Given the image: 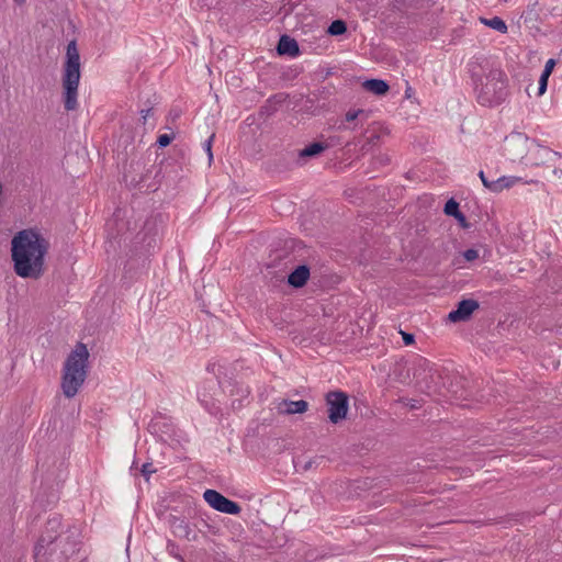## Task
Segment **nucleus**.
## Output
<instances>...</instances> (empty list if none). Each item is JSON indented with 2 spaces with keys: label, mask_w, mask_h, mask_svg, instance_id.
I'll use <instances>...</instances> for the list:
<instances>
[{
  "label": "nucleus",
  "mask_w": 562,
  "mask_h": 562,
  "mask_svg": "<svg viewBox=\"0 0 562 562\" xmlns=\"http://www.w3.org/2000/svg\"><path fill=\"white\" fill-rule=\"evenodd\" d=\"M49 244L36 229L18 232L11 240L14 271L19 277L38 279L44 273L45 256Z\"/></svg>",
  "instance_id": "obj_1"
},
{
  "label": "nucleus",
  "mask_w": 562,
  "mask_h": 562,
  "mask_svg": "<svg viewBox=\"0 0 562 562\" xmlns=\"http://www.w3.org/2000/svg\"><path fill=\"white\" fill-rule=\"evenodd\" d=\"M471 82L476 102L485 108H495L506 101L509 95V83L506 72L497 65H480L472 70Z\"/></svg>",
  "instance_id": "obj_2"
},
{
  "label": "nucleus",
  "mask_w": 562,
  "mask_h": 562,
  "mask_svg": "<svg viewBox=\"0 0 562 562\" xmlns=\"http://www.w3.org/2000/svg\"><path fill=\"white\" fill-rule=\"evenodd\" d=\"M61 520L55 516L48 519L45 531L40 537L34 548V558L36 562L45 560L46 555H52L57 548H60V553L65 557L74 553L77 549V542L70 541L68 533L61 532Z\"/></svg>",
  "instance_id": "obj_3"
},
{
  "label": "nucleus",
  "mask_w": 562,
  "mask_h": 562,
  "mask_svg": "<svg viewBox=\"0 0 562 562\" xmlns=\"http://www.w3.org/2000/svg\"><path fill=\"white\" fill-rule=\"evenodd\" d=\"M80 55L76 41H70L66 49V60L63 68V101L67 111L78 108V88L80 82Z\"/></svg>",
  "instance_id": "obj_4"
},
{
  "label": "nucleus",
  "mask_w": 562,
  "mask_h": 562,
  "mask_svg": "<svg viewBox=\"0 0 562 562\" xmlns=\"http://www.w3.org/2000/svg\"><path fill=\"white\" fill-rule=\"evenodd\" d=\"M88 358V349L81 342L67 357L61 380V389L66 397H74L83 384L87 378Z\"/></svg>",
  "instance_id": "obj_5"
},
{
  "label": "nucleus",
  "mask_w": 562,
  "mask_h": 562,
  "mask_svg": "<svg viewBox=\"0 0 562 562\" xmlns=\"http://www.w3.org/2000/svg\"><path fill=\"white\" fill-rule=\"evenodd\" d=\"M328 418L333 424H338L346 418L348 412V396L341 391L329 392L326 395Z\"/></svg>",
  "instance_id": "obj_6"
},
{
  "label": "nucleus",
  "mask_w": 562,
  "mask_h": 562,
  "mask_svg": "<svg viewBox=\"0 0 562 562\" xmlns=\"http://www.w3.org/2000/svg\"><path fill=\"white\" fill-rule=\"evenodd\" d=\"M203 496L211 507L221 513L229 515H237L240 513V506L236 502L226 498L214 490H206Z\"/></svg>",
  "instance_id": "obj_7"
},
{
  "label": "nucleus",
  "mask_w": 562,
  "mask_h": 562,
  "mask_svg": "<svg viewBox=\"0 0 562 562\" xmlns=\"http://www.w3.org/2000/svg\"><path fill=\"white\" fill-rule=\"evenodd\" d=\"M479 306V302L473 299L462 300L459 302L458 307L448 314V319L453 323L464 322L471 317Z\"/></svg>",
  "instance_id": "obj_8"
},
{
  "label": "nucleus",
  "mask_w": 562,
  "mask_h": 562,
  "mask_svg": "<svg viewBox=\"0 0 562 562\" xmlns=\"http://www.w3.org/2000/svg\"><path fill=\"white\" fill-rule=\"evenodd\" d=\"M278 412L282 414H302L307 411L308 404L304 400L299 401H290V400H282L278 406Z\"/></svg>",
  "instance_id": "obj_9"
},
{
  "label": "nucleus",
  "mask_w": 562,
  "mask_h": 562,
  "mask_svg": "<svg viewBox=\"0 0 562 562\" xmlns=\"http://www.w3.org/2000/svg\"><path fill=\"white\" fill-rule=\"evenodd\" d=\"M277 49L280 55H289L291 57H295L300 54L297 42L288 35L280 37Z\"/></svg>",
  "instance_id": "obj_10"
},
{
  "label": "nucleus",
  "mask_w": 562,
  "mask_h": 562,
  "mask_svg": "<svg viewBox=\"0 0 562 562\" xmlns=\"http://www.w3.org/2000/svg\"><path fill=\"white\" fill-rule=\"evenodd\" d=\"M310 278V269L302 265L295 268L288 277V282L294 288H302Z\"/></svg>",
  "instance_id": "obj_11"
},
{
  "label": "nucleus",
  "mask_w": 562,
  "mask_h": 562,
  "mask_svg": "<svg viewBox=\"0 0 562 562\" xmlns=\"http://www.w3.org/2000/svg\"><path fill=\"white\" fill-rule=\"evenodd\" d=\"M519 180H520V178H518V177H514V176H502V177L497 178L496 180H493V183H492V192H493V193H499V192H502L504 189H509V188H512V187H513V186H515Z\"/></svg>",
  "instance_id": "obj_12"
},
{
  "label": "nucleus",
  "mask_w": 562,
  "mask_h": 562,
  "mask_svg": "<svg viewBox=\"0 0 562 562\" xmlns=\"http://www.w3.org/2000/svg\"><path fill=\"white\" fill-rule=\"evenodd\" d=\"M363 87L366 88V90H368L376 95H382V94L386 93L389 90V85L386 83V81H384L382 79L366 80L363 83Z\"/></svg>",
  "instance_id": "obj_13"
},
{
  "label": "nucleus",
  "mask_w": 562,
  "mask_h": 562,
  "mask_svg": "<svg viewBox=\"0 0 562 562\" xmlns=\"http://www.w3.org/2000/svg\"><path fill=\"white\" fill-rule=\"evenodd\" d=\"M481 22L484 25H486L502 34H505L507 32V25H506L505 21L503 19H501L499 16H493L491 19L482 18Z\"/></svg>",
  "instance_id": "obj_14"
},
{
  "label": "nucleus",
  "mask_w": 562,
  "mask_h": 562,
  "mask_svg": "<svg viewBox=\"0 0 562 562\" xmlns=\"http://www.w3.org/2000/svg\"><path fill=\"white\" fill-rule=\"evenodd\" d=\"M326 145L322 144V143H318V142H315V143H312L310 145H307L305 148H303L299 156L301 158H304V157H314V156H317L319 155L321 153H323L325 149H326Z\"/></svg>",
  "instance_id": "obj_15"
},
{
  "label": "nucleus",
  "mask_w": 562,
  "mask_h": 562,
  "mask_svg": "<svg viewBox=\"0 0 562 562\" xmlns=\"http://www.w3.org/2000/svg\"><path fill=\"white\" fill-rule=\"evenodd\" d=\"M443 211L449 216H453L460 221H464V215L459 210V203L453 199L447 201Z\"/></svg>",
  "instance_id": "obj_16"
},
{
  "label": "nucleus",
  "mask_w": 562,
  "mask_h": 562,
  "mask_svg": "<svg viewBox=\"0 0 562 562\" xmlns=\"http://www.w3.org/2000/svg\"><path fill=\"white\" fill-rule=\"evenodd\" d=\"M198 398H199L200 403L204 406V408L211 415L217 416L221 413L220 405L217 403H215L214 401H209V400L204 398V396L202 397L201 393H198Z\"/></svg>",
  "instance_id": "obj_17"
},
{
  "label": "nucleus",
  "mask_w": 562,
  "mask_h": 562,
  "mask_svg": "<svg viewBox=\"0 0 562 562\" xmlns=\"http://www.w3.org/2000/svg\"><path fill=\"white\" fill-rule=\"evenodd\" d=\"M367 134H368L366 136L367 140L363 144L362 148L364 150H370L373 146H375L378 144V142L380 139V135L375 130L368 131Z\"/></svg>",
  "instance_id": "obj_18"
},
{
  "label": "nucleus",
  "mask_w": 562,
  "mask_h": 562,
  "mask_svg": "<svg viewBox=\"0 0 562 562\" xmlns=\"http://www.w3.org/2000/svg\"><path fill=\"white\" fill-rule=\"evenodd\" d=\"M347 31L346 23L342 20H336L331 22L328 27V33L330 35H341Z\"/></svg>",
  "instance_id": "obj_19"
},
{
  "label": "nucleus",
  "mask_w": 562,
  "mask_h": 562,
  "mask_svg": "<svg viewBox=\"0 0 562 562\" xmlns=\"http://www.w3.org/2000/svg\"><path fill=\"white\" fill-rule=\"evenodd\" d=\"M166 550L168 554L171 555L172 558L177 559L180 562H184V559L180 553V548L176 542L168 540Z\"/></svg>",
  "instance_id": "obj_20"
},
{
  "label": "nucleus",
  "mask_w": 562,
  "mask_h": 562,
  "mask_svg": "<svg viewBox=\"0 0 562 562\" xmlns=\"http://www.w3.org/2000/svg\"><path fill=\"white\" fill-rule=\"evenodd\" d=\"M540 157L546 158V160H552L553 157L558 156V153L552 151L548 147L539 146L537 149Z\"/></svg>",
  "instance_id": "obj_21"
},
{
  "label": "nucleus",
  "mask_w": 562,
  "mask_h": 562,
  "mask_svg": "<svg viewBox=\"0 0 562 562\" xmlns=\"http://www.w3.org/2000/svg\"><path fill=\"white\" fill-rule=\"evenodd\" d=\"M549 76L547 72H542L539 78L538 95H542L547 91Z\"/></svg>",
  "instance_id": "obj_22"
},
{
  "label": "nucleus",
  "mask_w": 562,
  "mask_h": 562,
  "mask_svg": "<svg viewBox=\"0 0 562 562\" xmlns=\"http://www.w3.org/2000/svg\"><path fill=\"white\" fill-rule=\"evenodd\" d=\"M461 255L464 260L469 262L474 261L480 257L479 250L474 248L467 249Z\"/></svg>",
  "instance_id": "obj_23"
},
{
  "label": "nucleus",
  "mask_w": 562,
  "mask_h": 562,
  "mask_svg": "<svg viewBox=\"0 0 562 562\" xmlns=\"http://www.w3.org/2000/svg\"><path fill=\"white\" fill-rule=\"evenodd\" d=\"M156 472V469L154 468V464L151 462H146L140 468L142 475L149 480L150 475Z\"/></svg>",
  "instance_id": "obj_24"
},
{
  "label": "nucleus",
  "mask_w": 562,
  "mask_h": 562,
  "mask_svg": "<svg viewBox=\"0 0 562 562\" xmlns=\"http://www.w3.org/2000/svg\"><path fill=\"white\" fill-rule=\"evenodd\" d=\"M364 115V111L363 110H350L346 113L345 115V121L346 122H353L356 121L359 116H363Z\"/></svg>",
  "instance_id": "obj_25"
},
{
  "label": "nucleus",
  "mask_w": 562,
  "mask_h": 562,
  "mask_svg": "<svg viewBox=\"0 0 562 562\" xmlns=\"http://www.w3.org/2000/svg\"><path fill=\"white\" fill-rule=\"evenodd\" d=\"M173 138V134H161L157 138V144L159 147H166L172 142Z\"/></svg>",
  "instance_id": "obj_26"
},
{
  "label": "nucleus",
  "mask_w": 562,
  "mask_h": 562,
  "mask_svg": "<svg viewBox=\"0 0 562 562\" xmlns=\"http://www.w3.org/2000/svg\"><path fill=\"white\" fill-rule=\"evenodd\" d=\"M215 135L212 134L204 143H203V148L204 150L206 151L207 156H209V160L211 161L213 159V154H212V143H213V139H214Z\"/></svg>",
  "instance_id": "obj_27"
},
{
  "label": "nucleus",
  "mask_w": 562,
  "mask_h": 562,
  "mask_svg": "<svg viewBox=\"0 0 562 562\" xmlns=\"http://www.w3.org/2000/svg\"><path fill=\"white\" fill-rule=\"evenodd\" d=\"M554 66H555V60L553 58L548 59L546 65H544V69L542 70V72H547V75L550 77Z\"/></svg>",
  "instance_id": "obj_28"
},
{
  "label": "nucleus",
  "mask_w": 562,
  "mask_h": 562,
  "mask_svg": "<svg viewBox=\"0 0 562 562\" xmlns=\"http://www.w3.org/2000/svg\"><path fill=\"white\" fill-rule=\"evenodd\" d=\"M403 340L405 345H411L414 341V336L412 334L403 333Z\"/></svg>",
  "instance_id": "obj_29"
},
{
  "label": "nucleus",
  "mask_w": 562,
  "mask_h": 562,
  "mask_svg": "<svg viewBox=\"0 0 562 562\" xmlns=\"http://www.w3.org/2000/svg\"><path fill=\"white\" fill-rule=\"evenodd\" d=\"M151 112H153V109H146V110H142V111H140V115H142V119H143L144 124L146 123L147 117H148L149 115H151Z\"/></svg>",
  "instance_id": "obj_30"
},
{
  "label": "nucleus",
  "mask_w": 562,
  "mask_h": 562,
  "mask_svg": "<svg viewBox=\"0 0 562 562\" xmlns=\"http://www.w3.org/2000/svg\"><path fill=\"white\" fill-rule=\"evenodd\" d=\"M483 186L492 192V183L493 180H490L487 177L482 180Z\"/></svg>",
  "instance_id": "obj_31"
},
{
  "label": "nucleus",
  "mask_w": 562,
  "mask_h": 562,
  "mask_svg": "<svg viewBox=\"0 0 562 562\" xmlns=\"http://www.w3.org/2000/svg\"><path fill=\"white\" fill-rule=\"evenodd\" d=\"M356 127H357V125H355V126H347V125H344V124L339 126V128H341V130H348V128L356 130Z\"/></svg>",
  "instance_id": "obj_32"
},
{
  "label": "nucleus",
  "mask_w": 562,
  "mask_h": 562,
  "mask_svg": "<svg viewBox=\"0 0 562 562\" xmlns=\"http://www.w3.org/2000/svg\"><path fill=\"white\" fill-rule=\"evenodd\" d=\"M553 175H554V176H557V177H561V176H562V170H561V169L555 168V169L553 170Z\"/></svg>",
  "instance_id": "obj_33"
},
{
  "label": "nucleus",
  "mask_w": 562,
  "mask_h": 562,
  "mask_svg": "<svg viewBox=\"0 0 562 562\" xmlns=\"http://www.w3.org/2000/svg\"><path fill=\"white\" fill-rule=\"evenodd\" d=\"M479 177H480L481 181H482L484 178H486V176H485V173H484V171H483V170H481V171L479 172Z\"/></svg>",
  "instance_id": "obj_34"
},
{
  "label": "nucleus",
  "mask_w": 562,
  "mask_h": 562,
  "mask_svg": "<svg viewBox=\"0 0 562 562\" xmlns=\"http://www.w3.org/2000/svg\"><path fill=\"white\" fill-rule=\"evenodd\" d=\"M136 469H137V467H136V461L134 460V461H133V463H132V465H131V471L133 472V471H135Z\"/></svg>",
  "instance_id": "obj_35"
},
{
  "label": "nucleus",
  "mask_w": 562,
  "mask_h": 562,
  "mask_svg": "<svg viewBox=\"0 0 562 562\" xmlns=\"http://www.w3.org/2000/svg\"><path fill=\"white\" fill-rule=\"evenodd\" d=\"M18 4H22L25 2V0H14Z\"/></svg>",
  "instance_id": "obj_36"
},
{
  "label": "nucleus",
  "mask_w": 562,
  "mask_h": 562,
  "mask_svg": "<svg viewBox=\"0 0 562 562\" xmlns=\"http://www.w3.org/2000/svg\"><path fill=\"white\" fill-rule=\"evenodd\" d=\"M308 468H311V462H308V463H306V464L304 465V469H305V470H307Z\"/></svg>",
  "instance_id": "obj_37"
}]
</instances>
